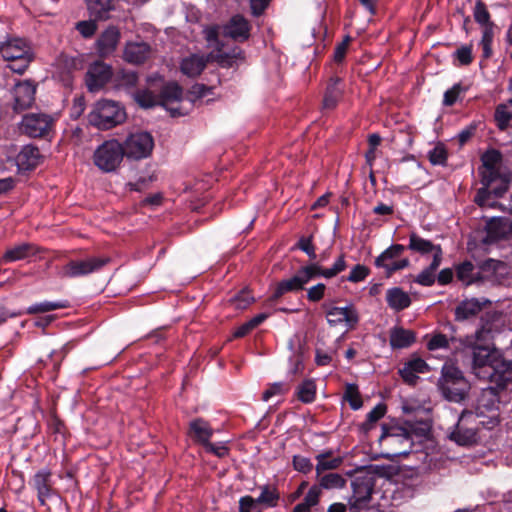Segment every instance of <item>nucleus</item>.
Wrapping results in <instances>:
<instances>
[{
	"label": "nucleus",
	"instance_id": "f257e3e1",
	"mask_svg": "<svg viewBox=\"0 0 512 512\" xmlns=\"http://www.w3.org/2000/svg\"><path fill=\"white\" fill-rule=\"evenodd\" d=\"M488 334L489 331L480 329L473 335L466 336L461 343L471 351L472 370L476 377L492 382L497 380L498 374L505 366L512 369V365H509L511 361L505 364L500 352L484 341L485 335Z\"/></svg>",
	"mask_w": 512,
	"mask_h": 512
},
{
	"label": "nucleus",
	"instance_id": "f03ea898",
	"mask_svg": "<svg viewBox=\"0 0 512 512\" xmlns=\"http://www.w3.org/2000/svg\"><path fill=\"white\" fill-rule=\"evenodd\" d=\"M346 268L347 263L344 254L339 255L333 265L329 268L322 267L319 262L303 266L293 277L280 281L271 298L272 300H276L285 293L300 291L304 289L307 283L318 277L331 279L343 272Z\"/></svg>",
	"mask_w": 512,
	"mask_h": 512
},
{
	"label": "nucleus",
	"instance_id": "7ed1b4c3",
	"mask_svg": "<svg viewBox=\"0 0 512 512\" xmlns=\"http://www.w3.org/2000/svg\"><path fill=\"white\" fill-rule=\"evenodd\" d=\"M126 119L124 108L112 100H99L88 115L89 123L102 130L111 129Z\"/></svg>",
	"mask_w": 512,
	"mask_h": 512
},
{
	"label": "nucleus",
	"instance_id": "20e7f679",
	"mask_svg": "<svg viewBox=\"0 0 512 512\" xmlns=\"http://www.w3.org/2000/svg\"><path fill=\"white\" fill-rule=\"evenodd\" d=\"M3 59L9 62L8 67L15 73L22 74L32 61V51L23 39H10L0 46Z\"/></svg>",
	"mask_w": 512,
	"mask_h": 512
},
{
	"label": "nucleus",
	"instance_id": "39448f33",
	"mask_svg": "<svg viewBox=\"0 0 512 512\" xmlns=\"http://www.w3.org/2000/svg\"><path fill=\"white\" fill-rule=\"evenodd\" d=\"M124 156L123 145L116 139H110L95 149L93 163L102 172L110 173L117 170Z\"/></svg>",
	"mask_w": 512,
	"mask_h": 512
},
{
	"label": "nucleus",
	"instance_id": "423d86ee",
	"mask_svg": "<svg viewBox=\"0 0 512 512\" xmlns=\"http://www.w3.org/2000/svg\"><path fill=\"white\" fill-rule=\"evenodd\" d=\"M111 261L110 257H87L84 259L70 260L62 266L59 275L63 278H77L100 271Z\"/></svg>",
	"mask_w": 512,
	"mask_h": 512
},
{
	"label": "nucleus",
	"instance_id": "0eeeda50",
	"mask_svg": "<svg viewBox=\"0 0 512 512\" xmlns=\"http://www.w3.org/2000/svg\"><path fill=\"white\" fill-rule=\"evenodd\" d=\"M380 442L389 449L387 453L389 457L406 456L411 452L413 446L410 433L402 427L384 432L380 437Z\"/></svg>",
	"mask_w": 512,
	"mask_h": 512
},
{
	"label": "nucleus",
	"instance_id": "6e6552de",
	"mask_svg": "<svg viewBox=\"0 0 512 512\" xmlns=\"http://www.w3.org/2000/svg\"><path fill=\"white\" fill-rule=\"evenodd\" d=\"M122 145L127 158L140 160L150 156L154 140L148 132H136L130 134Z\"/></svg>",
	"mask_w": 512,
	"mask_h": 512
},
{
	"label": "nucleus",
	"instance_id": "1a4fd4ad",
	"mask_svg": "<svg viewBox=\"0 0 512 512\" xmlns=\"http://www.w3.org/2000/svg\"><path fill=\"white\" fill-rule=\"evenodd\" d=\"M54 126V118L46 113H28L23 116L20 130L25 135L37 138L47 136Z\"/></svg>",
	"mask_w": 512,
	"mask_h": 512
},
{
	"label": "nucleus",
	"instance_id": "9d476101",
	"mask_svg": "<svg viewBox=\"0 0 512 512\" xmlns=\"http://www.w3.org/2000/svg\"><path fill=\"white\" fill-rule=\"evenodd\" d=\"M476 416L472 412H463L459 418L455 429L450 434V439L461 446H470L477 441V429L475 426H469L475 423Z\"/></svg>",
	"mask_w": 512,
	"mask_h": 512
},
{
	"label": "nucleus",
	"instance_id": "9b49d317",
	"mask_svg": "<svg viewBox=\"0 0 512 512\" xmlns=\"http://www.w3.org/2000/svg\"><path fill=\"white\" fill-rule=\"evenodd\" d=\"M373 479L370 475H359L351 482L352 495L349 503L352 507L362 508L369 502L373 491Z\"/></svg>",
	"mask_w": 512,
	"mask_h": 512
},
{
	"label": "nucleus",
	"instance_id": "f8f14e48",
	"mask_svg": "<svg viewBox=\"0 0 512 512\" xmlns=\"http://www.w3.org/2000/svg\"><path fill=\"white\" fill-rule=\"evenodd\" d=\"M499 403L500 400L496 388L487 387L482 389L481 395L477 401V414L475 416L478 417L479 415L484 414L485 411L491 412L492 414L489 416L487 424L491 427L495 426L498 424L497 410L499 408Z\"/></svg>",
	"mask_w": 512,
	"mask_h": 512
},
{
	"label": "nucleus",
	"instance_id": "ddd939ff",
	"mask_svg": "<svg viewBox=\"0 0 512 512\" xmlns=\"http://www.w3.org/2000/svg\"><path fill=\"white\" fill-rule=\"evenodd\" d=\"M502 161V155L498 150H487L481 156L482 165L479 168L481 176V184H493L495 179L499 177V165Z\"/></svg>",
	"mask_w": 512,
	"mask_h": 512
},
{
	"label": "nucleus",
	"instance_id": "4468645a",
	"mask_svg": "<svg viewBox=\"0 0 512 512\" xmlns=\"http://www.w3.org/2000/svg\"><path fill=\"white\" fill-rule=\"evenodd\" d=\"M326 317L330 326L345 324L348 328H354L359 321L358 311L352 304L345 307H331Z\"/></svg>",
	"mask_w": 512,
	"mask_h": 512
},
{
	"label": "nucleus",
	"instance_id": "2eb2a0df",
	"mask_svg": "<svg viewBox=\"0 0 512 512\" xmlns=\"http://www.w3.org/2000/svg\"><path fill=\"white\" fill-rule=\"evenodd\" d=\"M111 76V67L104 62L96 61L88 68L86 85L90 91H97L111 79Z\"/></svg>",
	"mask_w": 512,
	"mask_h": 512
},
{
	"label": "nucleus",
	"instance_id": "dca6fc26",
	"mask_svg": "<svg viewBox=\"0 0 512 512\" xmlns=\"http://www.w3.org/2000/svg\"><path fill=\"white\" fill-rule=\"evenodd\" d=\"M251 25L242 15H234L222 26V34L235 41H246L250 36Z\"/></svg>",
	"mask_w": 512,
	"mask_h": 512
},
{
	"label": "nucleus",
	"instance_id": "f3484780",
	"mask_svg": "<svg viewBox=\"0 0 512 512\" xmlns=\"http://www.w3.org/2000/svg\"><path fill=\"white\" fill-rule=\"evenodd\" d=\"M456 277L465 286L481 284L486 280L484 267L476 266L470 261H464L456 266Z\"/></svg>",
	"mask_w": 512,
	"mask_h": 512
},
{
	"label": "nucleus",
	"instance_id": "a211bd4d",
	"mask_svg": "<svg viewBox=\"0 0 512 512\" xmlns=\"http://www.w3.org/2000/svg\"><path fill=\"white\" fill-rule=\"evenodd\" d=\"M36 86L29 80L18 82L13 89L14 109L29 108L35 100Z\"/></svg>",
	"mask_w": 512,
	"mask_h": 512
},
{
	"label": "nucleus",
	"instance_id": "6ab92c4d",
	"mask_svg": "<svg viewBox=\"0 0 512 512\" xmlns=\"http://www.w3.org/2000/svg\"><path fill=\"white\" fill-rule=\"evenodd\" d=\"M429 365L420 357H412L399 369V374L408 385H415L419 379L418 374L429 372Z\"/></svg>",
	"mask_w": 512,
	"mask_h": 512
},
{
	"label": "nucleus",
	"instance_id": "aec40b11",
	"mask_svg": "<svg viewBox=\"0 0 512 512\" xmlns=\"http://www.w3.org/2000/svg\"><path fill=\"white\" fill-rule=\"evenodd\" d=\"M487 240L494 242L512 236V221L506 217H494L486 223Z\"/></svg>",
	"mask_w": 512,
	"mask_h": 512
},
{
	"label": "nucleus",
	"instance_id": "412c9836",
	"mask_svg": "<svg viewBox=\"0 0 512 512\" xmlns=\"http://www.w3.org/2000/svg\"><path fill=\"white\" fill-rule=\"evenodd\" d=\"M52 473L49 469L44 468L35 473L32 479V486L37 491V497L41 505L46 504V500L51 497L52 489Z\"/></svg>",
	"mask_w": 512,
	"mask_h": 512
},
{
	"label": "nucleus",
	"instance_id": "4be33fe9",
	"mask_svg": "<svg viewBox=\"0 0 512 512\" xmlns=\"http://www.w3.org/2000/svg\"><path fill=\"white\" fill-rule=\"evenodd\" d=\"M120 40V31L115 26H109L99 36L96 46L100 56L111 55L115 50Z\"/></svg>",
	"mask_w": 512,
	"mask_h": 512
},
{
	"label": "nucleus",
	"instance_id": "5701e85b",
	"mask_svg": "<svg viewBox=\"0 0 512 512\" xmlns=\"http://www.w3.org/2000/svg\"><path fill=\"white\" fill-rule=\"evenodd\" d=\"M408 249L421 255L432 253L433 258L439 255V260L443 259V250L439 244L420 237L417 233L412 232L409 235Z\"/></svg>",
	"mask_w": 512,
	"mask_h": 512
},
{
	"label": "nucleus",
	"instance_id": "b1692460",
	"mask_svg": "<svg viewBox=\"0 0 512 512\" xmlns=\"http://www.w3.org/2000/svg\"><path fill=\"white\" fill-rule=\"evenodd\" d=\"M41 161V154L33 145L24 146L16 157V163L20 170L29 171L36 168Z\"/></svg>",
	"mask_w": 512,
	"mask_h": 512
},
{
	"label": "nucleus",
	"instance_id": "393cba45",
	"mask_svg": "<svg viewBox=\"0 0 512 512\" xmlns=\"http://www.w3.org/2000/svg\"><path fill=\"white\" fill-rule=\"evenodd\" d=\"M150 55V46L145 42H128L123 57L133 64L143 63Z\"/></svg>",
	"mask_w": 512,
	"mask_h": 512
},
{
	"label": "nucleus",
	"instance_id": "a878e982",
	"mask_svg": "<svg viewBox=\"0 0 512 512\" xmlns=\"http://www.w3.org/2000/svg\"><path fill=\"white\" fill-rule=\"evenodd\" d=\"M150 87L141 89L133 93V99L142 108H151L160 105L159 95L157 93L156 80L149 79Z\"/></svg>",
	"mask_w": 512,
	"mask_h": 512
},
{
	"label": "nucleus",
	"instance_id": "bb28decb",
	"mask_svg": "<svg viewBox=\"0 0 512 512\" xmlns=\"http://www.w3.org/2000/svg\"><path fill=\"white\" fill-rule=\"evenodd\" d=\"M342 80L337 76L330 78L324 97L323 108L327 110L334 109L342 97L343 89L341 87Z\"/></svg>",
	"mask_w": 512,
	"mask_h": 512
},
{
	"label": "nucleus",
	"instance_id": "cd10ccee",
	"mask_svg": "<svg viewBox=\"0 0 512 512\" xmlns=\"http://www.w3.org/2000/svg\"><path fill=\"white\" fill-rule=\"evenodd\" d=\"M36 253L37 248L33 244L20 243L8 248L4 253L1 261L3 263H11L34 256Z\"/></svg>",
	"mask_w": 512,
	"mask_h": 512
},
{
	"label": "nucleus",
	"instance_id": "c85d7f7f",
	"mask_svg": "<svg viewBox=\"0 0 512 512\" xmlns=\"http://www.w3.org/2000/svg\"><path fill=\"white\" fill-rule=\"evenodd\" d=\"M189 435L194 441L204 446L208 441H210L213 435V429L208 422L198 418L190 422Z\"/></svg>",
	"mask_w": 512,
	"mask_h": 512
},
{
	"label": "nucleus",
	"instance_id": "c756f323",
	"mask_svg": "<svg viewBox=\"0 0 512 512\" xmlns=\"http://www.w3.org/2000/svg\"><path fill=\"white\" fill-rule=\"evenodd\" d=\"M390 345L394 349H403L411 346L415 340V333L402 327H394L390 330Z\"/></svg>",
	"mask_w": 512,
	"mask_h": 512
},
{
	"label": "nucleus",
	"instance_id": "7c9ffc66",
	"mask_svg": "<svg viewBox=\"0 0 512 512\" xmlns=\"http://www.w3.org/2000/svg\"><path fill=\"white\" fill-rule=\"evenodd\" d=\"M207 59L203 55L192 54L181 62V71L188 77H196L204 70Z\"/></svg>",
	"mask_w": 512,
	"mask_h": 512
},
{
	"label": "nucleus",
	"instance_id": "2f4dec72",
	"mask_svg": "<svg viewBox=\"0 0 512 512\" xmlns=\"http://www.w3.org/2000/svg\"><path fill=\"white\" fill-rule=\"evenodd\" d=\"M386 301L389 307L396 311L404 310L411 304L409 295L398 287L387 290Z\"/></svg>",
	"mask_w": 512,
	"mask_h": 512
},
{
	"label": "nucleus",
	"instance_id": "473e14b6",
	"mask_svg": "<svg viewBox=\"0 0 512 512\" xmlns=\"http://www.w3.org/2000/svg\"><path fill=\"white\" fill-rule=\"evenodd\" d=\"M483 304L475 298L462 301L455 309V318L458 321L467 320L476 316L482 310Z\"/></svg>",
	"mask_w": 512,
	"mask_h": 512
},
{
	"label": "nucleus",
	"instance_id": "72a5a7b5",
	"mask_svg": "<svg viewBox=\"0 0 512 512\" xmlns=\"http://www.w3.org/2000/svg\"><path fill=\"white\" fill-rule=\"evenodd\" d=\"M158 95L160 105L167 107L168 105L181 100L182 89L177 83L170 82L161 86Z\"/></svg>",
	"mask_w": 512,
	"mask_h": 512
},
{
	"label": "nucleus",
	"instance_id": "f704fd0d",
	"mask_svg": "<svg viewBox=\"0 0 512 512\" xmlns=\"http://www.w3.org/2000/svg\"><path fill=\"white\" fill-rule=\"evenodd\" d=\"M467 388L466 380H460V382H450L448 385L443 384L439 389L449 401L460 402L465 398Z\"/></svg>",
	"mask_w": 512,
	"mask_h": 512
},
{
	"label": "nucleus",
	"instance_id": "c9c22d12",
	"mask_svg": "<svg viewBox=\"0 0 512 512\" xmlns=\"http://www.w3.org/2000/svg\"><path fill=\"white\" fill-rule=\"evenodd\" d=\"M404 250L405 247L401 244L391 245L375 259V266L377 268H383L386 272L391 262H393L396 257L400 256Z\"/></svg>",
	"mask_w": 512,
	"mask_h": 512
},
{
	"label": "nucleus",
	"instance_id": "e433bc0d",
	"mask_svg": "<svg viewBox=\"0 0 512 512\" xmlns=\"http://www.w3.org/2000/svg\"><path fill=\"white\" fill-rule=\"evenodd\" d=\"M442 260H439V255L433 258L428 267L423 269L415 278V282L422 286H432L436 280V271L441 265Z\"/></svg>",
	"mask_w": 512,
	"mask_h": 512
},
{
	"label": "nucleus",
	"instance_id": "4c0bfd02",
	"mask_svg": "<svg viewBox=\"0 0 512 512\" xmlns=\"http://www.w3.org/2000/svg\"><path fill=\"white\" fill-rule=\"evenodd\" d=\"M316 383L312 379L302 381L296 388L295 394L299 401L308 404L312 403L316 398Z\"/></svg>",
	"mask_w": 512,
	"mask_h": 512
},
{
	"label": "nucleus",
	"instance_id": "58836bf2",
	"mask_svg": "<svg viewBox=\"0 0 512 512\" xmlns=\"http://www.w3.org/2000/svg\"><path fill=\"white\" fill-rule=\"evenodd\" d=\"M261 493L256 498L259 505L266 507H276L280 499L278 490L270 485H263L260 487Z\"/></svg>",
	"mask_w": 512,
	"mask_h": 512
},
{
	"label": "nucleus",
	"instance_id": "ea45409f",
	"mask_svg": "<svg viewBox=\"0 0 512 512\" xmlns=\"http://www.w3.org/2000/svg\"><path fill=\"white\" fill-rule=\"evenodd\" d=\"M87 8L95 18H105L107 13L113 8L112 0H85Z\"/></svg>",
	"mask_w": 512,
	"mask_h": 512
},
{
	"label": "nucleus",
	"instance_id": "a19ab883",
	"mask_svg": "<svg viewBox=\"0 0 512 512\" xmlns=\"http://www.w3.org/2000/svg\"><path fill=\"white\" fill-rule=\"evenodd\" d=\"M331 452L321 453L316 456V473L318 476L326 470L336 469L341 464L340 458H330Z\"/></svg>",
	"mask_w": 512,
	"mask_h": 512
},
{
	"label": "nucleus",
	"instance_id": "79ce46f5",
	"mask_svg": "<svg viewBox=\"0 0 512 512\" xmlns=\"http://www.w3.org/2000/svg\"><path fill=\"white\" fill-rule=\"evenodd\" d=\"M68 307L67 301H44L40 303L33 304L29 306L25 313L27 314H37V313H45L57 309H62Z\"/></svg>",
	"mask_w": 512,
	"mask_h": 512
},
{
	"label": "nucleus",
	"instance_id": "37998d69",
	"mask_svg": "<svg viewBox=\"0 0 512 512\" xmlns=\"http://www.w3.org/2000/svg\"><path fill=\"white\" fill-rule=\"evenodd\" d=\"M460 380H465L462 375V372L451 364H445L442 367V374L438 381V387H443V384H449L450 382H460Z\"/></svg>",
	"mask_w": 512,
	"mask_h": 512
},
{
	"label": "nucleus",
	"instance_id": "c03bdc74",
	"mask_svg": "<svg viewBox=\"0 0 512 512\" xmlns=\"http://www.w3.org/2000/svg\"><path fill=\"white\" fill-rule=\"evenodd\" d=\"M319 477V488L324 489H340L345 486L346 480L338 473H327L320 475Z\"/></svg>",
	"mask_w": 512,
	"mask_h": 512
},
{
	"label": "nucleus",
	"instance_id": "a18cd8bd",
	"mask_svg": "<svg viewBox=\"0 0 512 512\" xmlns=\"http://www.w3.org/2000/svg\"><path fill=\"white\" fill-rule=\"evenodd\" d=\"M116 82L119 88L131 89L138 82V75L134 71L121 70L116 74Z\"/></svg>",
	"mask_w": 512,
	"mask_h": 512
},
{
	"label": "nucleus",
	"instance_id": "49530a36",
	"mask_svg": "<svg viewBox=\"0 0 512 512\" xmlns=\"http://www.w3.org/2000/svg\"><path fill=\"white\" fill-rule=\"evenodd\" d=\"M344 399L349 403L353 410H357L362 407L361 395L358 391V387L355 384H347L344 393Z\"/></svg>",
	"mask_w": 512,
	"mask_h": 512
},
{
	"label": "nucleus",
	"instance_id": "de8ad7c7",
	"mask_svg": "<svg viewBox=\"0 0 512 512\" xmlns=\"http://www.w3.org/2000/svg\"><path fill=\"white\" fill-rule=\"evenodd\" d=\"M254 301L253 296L246 289L241 290L229 300L230 305L236 310L246 309Z\"/></svg>",
	"mask_w": 512,
	"mask_h": 512
},
{
	"label": "nucleus",
	"instance_id": "09e8293b",
	"mask_svg": "<svg viewBox=\"0 0 512 512\" xmlns=\"http://www.w3.org/2000/svg\"><path fill=\"white\" fill-rule=\"evenodd\" d=\"M428 159L433 165H445L447 161V150L442 143H438L431 149L428 154Z\"/></svg>",
	"mask_w": 512,
	"mask_h": 512
},
{
	"label": "nucleus",
	"instance_id": "8fccbe9b",
	"mask_svg": "<svg viewBox=\"0 0 512 512\" xmlns=\"http://www.w3.org/2000/svg\"><path fill=\"white\" fill-rule=\"evenodd\" d=\"M493 184H482V187L478 189L474 201L480 207H494L495 202H490V197L493 195L491 188Z\"/></svg>",
	"mask_w": 512,
	"mask_h": 512
},
{
	"label": "nucleus",
	"instance_id": "3c124183",
	"mask_svg": "<svg viewBox=\"0 0 512 512\" xmlns=\"http://www.w3.org/2000/svg\"><path fill=\"white\" fill-rule=\"evenodd\" d=\"M494 116L499 129L505 130L509 126L510 120L512 118V113L508 111L506 105L500 104L497 106Z\"/></svg>",
	"mask_w": 512,
	"mask_h": 512
},
{
	"label": "nucleus",
	"instance_id": "603ef678",
	"mask_svg": "<svg viewBox=\"0 0 512 512\" xmlns=\"http://www.w3.org/2000/svg\"><path fill=\"white\" fill-rule=\"evenodd\" d=\"M370 270L368 267L362 264L355 265L349 275L346 277V280L352 283H358L364 281L369 275Z\"/></svg>",
	"mask_w": 512,
	"mask_h": 512
},
{
	"label": "nucleus",
	"instance_id": "864d4df0",
	"mask_svg": "<svg viewBox=\"0 0 512 512\" xmlns=\"http://www.w3.org/2000/svg\"><path fill=\"white\" fill-rule=\"evenodd\" d=\"M490 188L495 198L502 197L509 188V178L506 175L499 174Z\"/></svg>",
	"mask_w": 512,
	"mask_h": 512
},
{
	"label": "nucleus",
	"instance_id": "5fc2aeb1",
	"mask_svg": "<svg viewBox=\"0 0 512 512\" xmlns=\"http://www.w3.org/2000/svg\"><path fill=\"white\" fill-rule=\"evenodd\" d=\"M475 21L480 25H487L490 21V14L482 1H477L473 12Z\"/></svg>",
	"mask_w": 512,
	"mask_h": 512
},
{
	"label": "nucleus",
	"instance_id": "6e6d98bb",
	"mask_svg": "<svg viewBox=\"0 0 512 512\" xmlns=\"http://www.w3.org/2000/svg\"><path fill=\"white\" fill-rule=\"evenodd\" d=\"M465 89L461 86V84H454L450 89H448L443 96V105L452 106L458 100L459 95L464 92Z\"/></svg>",
	"mask_w": 512,
	"mask_h": 512
},
{
	"label": "nucleus",
	"instance_id": "4d7b16f0",
	"mask_svg": "<svg viewBox=\"0 0 512 512\" xmlns=\"http://www.w3.org/2000/svg\"><path fill=\"white\" fill-rule=\"evenodd\" d=\"M204 448L206 452L212 453L218 458H224L229 454V448L225 442L211 443L208 441Z\"/></svg>",
	"mask_w": 512,
	"mask_h": 512
},
{
	"label": "nucleus",
	"instance_id": "13d9d810",
	"mask_svg": "<svg viewBox=\"0 0 512 512\" xmlns=\"http://www.w3.org/2000/svg\"><path fill=\"white\" fill-rule=\"evenodd\" d=\"M320 494L321 489L318 486L314 485L308 490L307 494L305 495L301 503L311 510L312 507L316 506L319 503Z\"/></svg>",
	"mask_w": 512,
	"mask_h": 512
},
{
	"label": "nucleus",
	"instance_id": "bf43d9fd",
	"mask_svg": "<svg viewBox=\"0 0 512 512\" xmlns=\"http://www.w3.org/2000/svg\"><path fill=\"white\" fill-rule=\"evenodd\" d=\"M259 503L257 502L256 498H253L252 496L246 495L242 496L239 499V510L238 512H253L258 511Z\"/></svg>",
	"mask_w": 512,
	"mask_h": 512
},
{
	"label": "nucleus",
	"instance_id": "052dcab7",
	"mask_svg": "<svg viewBox=\"0 0 512 512\" xmlns=\"http://www.w3.org/2000/svg\"><path fill=\"white\" fill-rule=\"evenodd\" d=\"M386 412V407L383 404H378L375 406L368 414L366 418V422L364 423V427L366 429L369 428V426L375 422H377L379 419H381Z\"/></svg>",
	"mask_w": 512,
	"mask_h": 512
},
{
	"label": "nucleus",
	"instance_id": "680f3d73",
	"mask_svg": "<svg viewBox=\"0 0 512 512\" xmlns=\"http://www.w3.org/2000/svg\"><path fill=\"white\" fill-rule=\"evenodd\" d=\"M287 392V388L285 387V385L282 383V382H275L273 384H271L264 392H263V395H262V399L264 401H268L269 399H271L273 396H277V395H283Z\"/></svg>",
	"mask_w": 512,
	"mask_h": 512
},
{
	"label": "nucleus",
	"instance_id": "e2e57ef3",
	"mask_svg": "<svg viewBox=\"0 0 512 512\" xmlns=\"http://www.w3.org/2000/svg\"><path fill=\"white\" fill-rule=\"evenodd\" d=\"M293 466L295 470L305 474L309 473L313 468V464L310 459L300 455H295L293 457Z\"/></svg>",
	"mask_w": 512,
	"mask_h": 512
},
{
	"label": "nucleus",
	"instance_id": "0e129e2a",
	"mask_svg": "<svg viewBox=\"0 0 512 512\" xmlns=\"http://www.w3.org/2000/svg\"><path fill=\"white\" fill-rule=\"evenodd\" d=\"M325 290V284L318 283L307 290V299L311 302H318L324 297Z\"/></svg>",
	"mask_w": 512,
	"mask_h": 512
},
{
	"label": "nucleus",
	"instance_id": "69168bd1",
	"mask_svg": "<svg viewBox=\"0 0 512 512\" xmlns=\"http://www.w3.org/2000/svg\"><path fill=\"white\" fill-rule=\"evenodd\" d=\"M76 29L83 37L89 38L96 32L97 25L94 21H80L76 24Z\"/></svg>",
	"mask_w": 512,
	"mask_h": 512
},
{
	"label": "nucleus",
	"instance_id": "338daca9",
	"mask_svg": "<svg viewBox=\"0 0 512 512\" xmlns=\"http://www.w3.org/2000/svg\"><path fill=\"white\" fill-rule=\"evenodd\" d=\"M455 56L461 65H469L473 60L472 49L470 46H462L457 49Z\"/></svg>",
	"mask_w": 512,
	"mask_h": 512
},
{
	"label": "nucleus",
	"instance_id": "774afa93",
	"mask_svg": "<svg viewBox=\"0 0 512 512\" xmlns=\"http://www.w3.org/2000/svg\"><path fill=\"white\" fill-rule=\"evenodd\" d=\"M446 347H448V339L443 334L434 335L427 343V348L431 351Z\"/></svg>",
	"mask_w": 512,
	"mask_h": 512
}]
</instances>
